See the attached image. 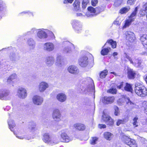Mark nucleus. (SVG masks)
Segmentation results:
<instances>
[{
	"instance_id": "nucleus-8",
	"label": "nucleus",
	"mask_w": 147,
	"mask_h": 147,
	"mask_svg": "<svg viewBox=\"0 0 147 147\" xmlns=\"http://www.w3.org/2000/svg\"><path fill=\"white\" fill-rule=\"evenodd\" d=\"M102 119L109 126H112L114 124L113 119L108 115L106 114L104 112L103 113Z\"/></svg>"
},
{
	"instance_id": "nucleus-5",
	"label": "nucleus",
	"mask_w": 147,
	"mask_h": 147,
	"mask_svg": "<svg viewBox=\"0 0 147 147\" xmlns=\"http://www.w3.org/2000/svg\"><path fill=\"white\" fill-rule=\"evenodd\" d=\"M49 32H50L47 29H38L37 33V36L40 39L46 38L48 37L47 34Z\"/></svg>"
},
{
	"instance_id": "nucleus-56",
	"label": "nucleus",
	"mask_w": 147,
	"mask_h": 147,
	"mask_svg": "<svg viewBox=\"0 0 147 147\" xmlns=\"http://www.w3.org/2000/svg\"><path fill=\"white\" fill-rule=\"evenodd\" d=\"M118 54V53L117 52H114L112 54V56L115 59L117 60L118 59V58L117 56Z\"/></svg>"
},
{
	"instance_id": "nucleus-61",
	"label": "nucleus",
	"mask_w": 147,
	"mask_h": 147,
	"mask_svg": "<svg viewBox=\"0 0 147 147\" xmlns=\"http://www.w3.org/2000/svg\"><path fill=\"white\" fill-rule=\"evenodd\" d=\"M144 107L145 112L147 115V103L145 104L144 106Z\"/></svg>"
},
{
	"instance_id": "nucleus-47",
	"label": "nucleus",
	"mask_w": 147,
	"mask_h": 147,
	"mask_svg": "<svg viewBox=\"0 0 147 147\" xmlns=\"http://www.w3.org/2000/svg\"><path fill=\"white\" fill-rule=\"evenodd\" d=\"M117 90L115 88H111L107 91V92L113 94H115L117 92Z\"/></svg>"
},
{
	"instance_id": "nucleus-51",
	"label": "nucleus",
	"mask_w": 147,
	"mask_h": 147,
	"mask_svg": "<svg viewBox=\"0 0 147 147\" xmlns=\"http://www.w3.org/2000/svg\"><path fill=\"white\" fill-rule=\"evenodd\" d=\"M14 134L16 135V137L19 139H23L25 138V136L24 135L20 136L19 134H16L14 133Z\"/></svg>"
},
{
	"instance_id": "nucleus-32",
	"label": "nucleus",
	"mask_w": 147,
	"mask_h": 147,
	"mask_svg": "<svg viewBox=\"0 0 147 147\" xmlns=\"http://www.w3.org/2000/svg\"><path fill=\"white\" fill-rule=\"evenodd\" d=\"M73 5L76 11H79L80 9L79 0H76L73 4Z\"/></svg>"
},
{
	"instance_id": "nucleus-9",
	"label": "nucleus",
	"mask_w": 147,
	"mask_h": 147,
	"mask_svg": "<svg viewBox=\"0 0 147 147\" xmlns=\"http://www.w3.org/2000/svg\"><path fill=\"white\" fill-rule=\"evenodd\" d=\"M17 95L18 97L22 99H24L27 96V91L26 89L24 88H19L17 91Z\"/></svg>"
},
{
	"instance_id": "nucleus-18",
	"label": "nucleus",
	"mask_w": 147,
	"mask_h": 147,
	"mask_svg": "<svg viewBox=\"0 0 147 147\" xmlns=\"http://www.w3.org/2000/svg\"><path fill=\"white\" fill-rule=\"evenodd\" d=\"M126 39L130 42H133L135 39L134 33L130 31H127L125 33Z\"/></svg>"
},
{
	"instance_id": "nucleus-45",
	"label": "nucleus",
	"mask_w": 147,
	"mask_h": 147,
	"mask_svg": "<svg viewBox=\"0 0 147 147\" xmlns=\"http://www.w3.org/2000/svg\"><path fill=\"white\" fill-rule=\"evenodd\" d=\"M129 8L124 7L123 8L121 9L120 10L119 12L120 13L122 14H123L124 13H125L129 10Z\"/></svg>"
},
{
	"instance_id": "nucleus-15",
	"label": "nucleus",
	"mask_w": 147,
	"mask_h": 147,
	"mask_svg": "<svg viewBox=\"0 0 147 147\" xmlns=\"http://www.w3.org/2000/svg\"><path fill=\"white\" fill-rule=\"evenodd\" d=\"M54 45L52 43H46L43 45L44 50L48 52L53 51L54 49Z\"/></svg>"
},
{
	"instance_id": "nucleus-50",
	"label": "nucleus",
	"mask_w": 147,
	"mask_h": 147,
	"mask_svg": "<svg viewBox=\"0 0 147 147\" xmlns=\"http://www.w3.org/2000/svg\"><path fill=\"white\" fill-rule=\"evenodd\" d=\"M38 29L37 30L35 28H33L32 29L30 32H28V34H32L35 33L36 32L37 33Z\"/></svg>"
},
{
	"instance_id": "nucleus-11",
	"label": "nucleus",
	"mask_w": 147,
	"mask_h": 147,
	"mask_svg": "<svg viewBox=\"0 0 147 147\" xmlns=\"http://www.w3.org/2000/svg\"><path fill=\"white\" fill-rule=\"evenodd\" d=\"M52 117L55 121H59L61 120V114L59 109H55L53 110Z\"/></svg>"
},
{
	"instance_id": "nucleus-1",
	"label": "nucleus",
	"mask_w": 147,
	"mask_h": 147,
	"mask_svg": "<svg viewBox=\"0 0 147 147\" xmlns=\"http://www.w3.org/2000/svg\"><path fill=\"white\" fill-rule=\"evenodd\" d=\"M135 88V92L138 96L141 97L146 96L147 94V90L145 86L139 84H136Z\"/></svg>"
},
{
	"instance_id": "nucleus-30",
	"label": "nucleus",
	"mask_w": 147,
	"mask_h": 147,
	"mask_svg": "<svg viewBox=\"0 0 147 147\" xmlns=\"http://www.w3.org/2000/svg\"><path fill=\"white\" fill-rule=\"evenodd\" d=\"M9 128L11 131H13V128L15 126L14 122L11 119H9L8 121Z\"/></svg>"
},
{
	"instance_id": "nucleus-63",
	"label": "nucleus",
	"mask_w": 147,
	"mask_h": 147,
	"mask_svg": "<svg viewBox=\"0 0 147 147\" xmlns=\"http://www.w3.org/2000/svg\"><path fill=\"white\" fill-rule=\"evenodd\" d=\"M50 32L51 34H52V35L55 38V36H54V34L52 32Z\"/></svg>"
},
{
	"instance_id": "nucleus-53",
	"label": "nucleus",
	"mask_w": 147,
	"mask_h": 147,
	"mask_svg": "<svg viewBox=\"0 0 147 147\" xmlns=\"http://www.w3.org/2000/svg\"><path fill=\"white\" fill-rule=\"evenodd\" d=\"M135 1L136 0H128L127 3L129 5H133L134 4Z\"/></svg>"
},
{
	"instance_id": "nucleus-21",
	"label": "nucleus",
	"mask_w": 147,
	"mask_h": 147,
	"mask_svg": "<svg viewBox=\"0 0 147 147\" xmlns=\"http://www.w3.org/2000/svg\"><path fill=\"white\" fill-rule=\"evenodd\" d=\"M56 98L59 101L62 102L66 101L67 96L65 94L63 93H60L57 94Z\"/></svg>"
},
{
	"instance_id": "nucleus-42",
	"label": "nucleus",
	"mask_w": 147,
	"mask_h": 147,
	"mask_svg": "<svg viewBox=\"0 0 147 147\" xmlns=\"http://www.w3.org/2000/svg\"><path fill=\"white\" fill-rule=\"evenodd\" d=\"M108 73L107 71V70H105L101 72L100 75L101 78H104L105 77Z\"/></svg>"
},
{
	"instance_id": "nucleus-6",
	"label": "nucleus",
	"mask_w": 147,
	"mask_h": 147,
	"mask_svg": "<svg viewBox=\"0 0 147 147\" xmlns=\"http://www.w3.org/2000/svg\"><path fill=\"white\" fill-rule=\"evenodd\" d=\"M63 44L64 45L63 51L65 53H69L72 49H75L74 45L68 41L64 42Z\"/></svg>"
},
{
	"instance_id": "nucleus-59",
	"label": "nucleus",
	"mask_w": 147,
	"mask_h": 147,
	"mask_svg": "<svg viewBox=\"0 0 147 147\" xmlns=\"http://www.w3.org/2000/svg\"><path fill=\"white\" fill-rule=\"evenodd\" d=\"M74 0H65L63 2V3L65 4L67 3H72Z\"/></svg>"
},
{
	"instance_id": "nucleus-58",
	"label": "nucleus",
	"mask_w": 147,
	"mask_h": 147,
	"mask_svg": "<svg viewBox=\"0 0 147 147\" xmlns=\"http://www.w3.org/2000/svg\"><path fill=\"white\" fill-rule=\"evenodd\" d=\"M27 13H28V15H30H30H32V16H33V13L32 12H30L29 11L23 12H21L20 13V14H26Z\"/></svg>"
},
{
	"instance_id": "nucleus-29",
	"label": "nucleus",
	"mask_w": 147,
	"mask_h": 147,
	"mask_svg": "<svg viewBox=\"0 0 147 147\" xmlns=\"http://www.w3.org/2000/svg\"><path fill=\"white\" fill-rule=\"evenodd\" d=\"M123 99H124L127 105L130 108H133L135 106V104L131 102L129 98H127L123 99Z\"/></svg>"
},
{
	"instance_id": "nucleus-39",
	"label": "nucleus",
	"mask_w": 147,
	"mask_h": 147,
	"mask_svg": "<svg viewBox=\"0 0 147 147\" xmlns=\"http://www.w3.org/2000/svg\"><path fill=\"white\" fill-rule=\"evenodd\" d=\"M16 77V75L15 74H13L10 76L7 80V82L9 83L13 80L15 79Z\"/></svg>"
},
{
	"instance_id": "nucleus-40",
	"label": "nucleus",
	"mask_w": 147,
	"mask_h": 147,
	"mask_svg": "<svg viewBox=\"0 0 147 147\" xmlns=\"http://www.w3.org/2000/svg\"><path fill=\"white\" fill-rule=\"evenodd\" d=\"M133 21L129 18L125 20L124 26L123 27V28H125L128 27L131 24V22Z\"/></svg>"
},
{
	"instance_id": "nucleus-46",
	"label": "nucleus",
	"mask_w": 147,
	"mask_h": 147,
	"mask_svg": "<svg viewBox=\"0 0 147 147\" xmlns=\"http://www.w3.org/2000/svg\"><path fill=\"white\" fill-rule=\"evenodd\" d=\"M125 123V121L124 119H118L116 123V125L118 126L121 124H123Z\"/></svg>"
},
{
	"instance_id": "nucleus-7",
	"label": "nucleus",
	"mask_w": 147,
	"mask_h": 147,
	"mask_svg": "<svg viewBox=\"0 0 147 147\" xmlns=\"http://www.w3.org/2000/svg\"><path fill=\"white\" fill-rule=\"evenodd\" d=\"M126 57L129 60L131 63L133 64L136 67H141V61L138 59H136V58L134 57L132 59L127 54L125 55Z\"/></svg>"
},
{
	"instance_id": "nucleus-16",
	"label": "nucleus",
	"mask_w": 147,
	"mask_h": 147,
	"mask_svg": "<svg viewBox=\"0 0 147 147\" xmlns=\"http://www.w3.org/2000/svg\"><path fill=\"white\" fill-rule=\"evenodd\" d=\"M55 59L54 57L52 56H48L46 57L45 62L46 65L48 66H51L54 63Z\"/></svg>"
},
{
	"instance_id": "nucleus-48",
	"label": "nucleus",
	"mask_w": 147,
	"mask_h": 147,
	"mask_svg": "<svg viewBox=\"0 0 147 147\" xmlns=\"http://www.w3.org/2000/svg\"><path fill=\"white\" fill-rule=\"evenodd\" d=\"M123 82H121L119 84L117 85V88L119 89H123Z\"/></svg>"
},
{
	"instance_id": "nucleus-14",
	"label": "nucleus",
	"mask_w": 147,
	"mask_h": 147,
	"mask_svg": "<svg viewBox=\"0 0 147 147\" xmlns=\"http://www.w3.org/2000/svg\"><path fill=\"white\" fill-rule=\"evenodd\" d=\"M71 24L73 27L76 30L79 31L82 30V24L78 20H73L72 21Z\"/></svg>"
},
{
	"instance_id": "nucleus-28",
	"label": "nucleus",
	"mask_w": 147,
	"mask_h": 147,
	"mask_svg": "<svg viewBox=\"0 0 147 147\" xmlns=\"http://www.w3.org/2000/svg\"><path fill=\"white\" fill-rule=\"evenodd\" d=\"M140 40L143 46L147 49V35H143L141 37Z\"/></svg>"
},
{
	"instance_id": "nucleus-24",
	"label": "nucleus",
	"mask_w": 147,
	"mask_h": 147,
	"mask_svg": "<svg viewBox=\"0 0 147 147\" xmlns=\"http://www.w3.org/2000/svg\"><path fill=\"white\" fill-rule=\"evenodd\" d=\"M60 136L62 140V141L63 142H68L70 141L71 140V139L65 132H62Z\"/></svg>"
},
{
	"instance_id": "nucleus-17",
	"label": "nucleus",
	"mask_w": 147,
	"mask_h": 147,
	"mask_svg": "<svg viewBox=\"0 0 147 147\" xmlns=\"http://www.w3.org/2000/svg\"><path fill=\"white\" fill-rule=\"evenodd\" d=\"M67 70L69 73L74 74H78L79 72L78 68L74 65L69 66L67 68Z\"/></svg>"
},
{
	"instance_id": "nucleus-52",
	"label": "nucleus",
	"mask_w": 147,
	"mask_h": 147,
	"mask_svg": "<svg viewBox=\"0 0 147 147\" xmlns=\"http://www.w3.org/2000/svg\"><path fill=\"white\" fill-rule=\"evenodd\" d=\"M121 4V1L120 0H116L114 3L115 6H118L120 5Z\"/></svg>"
},
{
	"instance_id": "nucleus-49",
	"label": "nucleus",
	"mask_w": 147,
	"mask_h": 147,
	"mask_svg": "<svg viewBox=\"0 0 147 147\" xmlns=\"http://www.w3.org/2000/svg\"><path fill=\"white\" fill-rule=\"evenodd\" d=\"M115 115L116 116H118L119 115V111L118 109V108L117 107H115Z\"/></svg>"
},
{
	"instance_id": "nucleus-64",
	"label": "nucleus",
	"mask_w": 147,
	"mask_h": 147,
	"mask_svg": "<svg viewBox=\"0 0 147 147\" xmlns=\"http://www.w3.org/2000/svg\"><path fill=\"white\" fill-rule=\"evenodd\" d=\"M146 81L147 84V75L146 76Z\"/></svg>"
},
{
	"instance_id": "nucleus-20",
	"label": "nucleus",
	"mask_w": 147,
	"mask_h": 147,
	"mask_svg": "<svg viewBox=\"0 0 147 147\" xmlns=\"http://www.w3.org/2000/svg\"><path fill=\"white\" fill-rule=\"evenodd\" d=\"M114 99L115 98L113 96H105L102 99V101L104 104H108L113 102Z\"/></svg>"
},
{
	"instance_id": "nucleus-60",
	"label": "nucleus",
	"mask_w": 147,
	"mask_h": 147,
	"mask_svg": "<svg viewBox=\"0 0 147 147\" xmlns=\"http://www.w3.org/2000/svg\"><path fill=\"white\" fill-rule=\"evenodd\" d=\"M142 7H143V10L147 12V3L143 5Z\"/></svg>"
},
{
	"instance_id": "nucleus-2",
	"label": "nucleus",
	"mask_w": 147,
	"mask_h": 147,
	"mask_svg": "<svg viewBox=\"0 0 147 147\" xmlns=\"http://www.w3.org/2000/svg\"><path fill=\"white\" fill-rule=\"evenodd\" d=\"M43 141L46 143L53 145L58 143L59 141L55 138H51L47 133H45L44 135Z\"/></svg>"
},
{
	"instance_id": "nucleus-34",
	"label": "nucleus",
	"mask_w": 147,
	"mask_h": 147,
	"mask_svg": "<svg viewBox=\"0 0 147 147\" xmlns=\"http://www.w3.org/2000/svg\"><path fill=\"white\" fill-rule=\"evenodd\" d=\"M104 138L107 140H110L112 138V134L109 132H106L104 134Z\"/></svg>"
},
{
	"instance_id": "nucleus-62",
	"label": "nucleus",
	"mask_w": 147,
	"mask_h": 147,
	"mask_svg": "<svg viewBox=\"0 0 147 147\" xmlns=\"http://www.w3.org/2000/svg\"><path fill=\"white\" fill-rule=\"evenodd\" d=\"M76 15L77 16H82V14L80 13H77Z\"/></svg>"
},
{
	"instance_id": "nucleus-55",
	"label": "nucleus",
	"mask_w": 147,
	"mask_h": 147,
	"mask_svg": "<svg viewBox=\"0 0 147 147\" xmlns=\"http://www.w3.org/2000/svg\"><path fill=\"white\" fill-rule=\"evenodd\" d=\"M98 2V0H92L91 1L92 5L94 6H96Z\"/></svg>"
},
{
	"instance_id": "nucleus-22",
	"label": "nucleus",
	"mask_w": 147,
	"mask_h": 147,
	"mask_svg": "<svg viewBox=\"0 0 147 147\" xmlns=\"http://www.w3.org/2000/svg\"><path fill=\"white\" fill-rule=\"evenodd\" d=\"M128 77L129 79H134L138 74L133 69H129L127 72Z\"/></svg>"
},
{
	"instance_id": "nucleus-31",
	"label": "nucleus",
	"mask_w": 147,
	"mask_h": 147,
	"mask_svg": "<svg viewBox=\"0 0 147 147\" xmlns=\"http://www.w3.org/2000/svg\"><path fill=\"white\" fill-rule=\"evenodd\" d=\"M137 11L138 8L137 7H136L129 16V18L131 20L134 21L136 18Z\"/></svg>"
},
{
	"instance_id": "nucleus-33",
	"label": "nucleus",
	"mask_w": 147,
	"mask_h": 147,
	"mask_svg": "<svg viewBox=\"0 0 147 147\" xmlns=\"http://www.w3.org/2000/svg\"><path fill=\"white\" fill-rule=\"evenodd\" d=\"M9 57L10 60L13 62L17 61L18 60V59L14 53H12L10 54Z\"/></svg>"
},
{
	"instance_id": "nucleus-37",
	"label": "nucleus",
	"mask_w": 147,
	"mask_h": 147,
	"mask_svg": "<svg viewBox=\"0 0 147 147\" xmlns=\"http://www.w3.org/2000/svg\"><path fill=\"white\" fill-rule=\"evenodd\" d=\"M138 118L137 116L135 117L133 119L132 124L134 127H137L138 126Z\"/></svg>"
},
{
	"instance_id": "nucleus-57",
	"label": "nucleus",
	"mask_w": 147,
	"mask_h": 147,
	"mask_svg": "<svg viewBox=\"0 0 147 147\" xmlns=\"http://www.w3.org/2000/svg\"><path fill=\"white\" fill-rule=\"evenodd\" d=\"M98 127L100 129H104L106 127V126L105 124H99L98 125Z\"/></svg>"
},
{
	"instance_id": "nucleus-38",
	"label": "nucleus",
	"mask_w": 147,
	"mask_h": 147,
	"mask_svg": "<svg viewBox=\"0 0 147 147\" xmlns=\"http://www.w3.org/2000/svg\"><path fill=\"white\" fill-rule=\"evenodd\" d=\"M106 43L110 44L111 45L112 47L113 48H115L116 47L117 44L116 42L112 40H108Z\"/></svg>"
},
{
	"instance_id": "nucleus-43",
	"label": "nucleus",
	"mask_w": 147,
	"mask_h": 147,
	"mask_svg": "<svg viewBox=\"0 0 147 147\" xmlns=\"http://www.w3.org/2000/svg\"><path fill=\"white\" fill-rule=\"evenodd\" d=\"M89 2L88 0H82V7L83 9H85Z\"/></svg>"
},
{
	"instance_id": "nucleus-41",
	"label": "nucleus",
	"mask_w": 147,
	"mask_h": 147,
	"mask_svg": "<svg viewBox=\"0 0 147 147\" xmlns=\"http://www.w3.org/2000/svg\"><path fill=\"white\" fill-rule=\"evenodd\" d=\"M6 10V7L2 1H0V12H3Z\"/></svg>"
},
{
	"instance_id": "nucleus-35",
	"label": "nucleus",
	"mask_w": 147,
	"mask_h": 147,
	"mask_svg": "<svg viewBox=\"0 0 147 147\" xmlns=\"http://www.w3.org/2000/svg\"><path fill=\"white\" fill-rule=\"evenodd\" d=\"M124 89L125 90L130 92L132 90V85L126 83L124 87Z\"/></svg>"
},
{
	"instance_id": "nucleus-27",
	"label": "nucleus",
	"mask_w": 147,
	"mask_h": 147,
	"mask_svg": "<svg viewBox=\"0 0 147 147\" xmlns=\"http://www.w3.org/2000/svg\"><path fill=\"white\" fill-rule=\"evenodd\" d=\"M62 62L63 59L62 56L60 55H58L56 58L55 63L56 65L58 67H61L62 65Z\"/></svg>"
},
{
	"instance_id": "nucleus-13",
	"label": "nucleus",
	"mask_w": 147,
	"mask_h": 147,
	"mask_svg": "<svg viewBox=\"0 0 147 147\" xmlns=\"http://www.w3.org/2000/svg\"><path fill=\"white\" fill-rule=\"evenodd\" d=\"M49 87V85L47 83L45 82H42L38 85V90L40 92H43Z\"/></svg>"
},
{
	"instance_id": "nucleus-25",
	"label": "nucleus",
	"mask_w": 147,
	"mask_h": 147,
	"mask_svg": "<svg viewBox=\"0 0 147 147\" xmlns=\"http://www.w3.org/2000/svg\"><path fill=\"white\" fill-rule=\"evenodd\" d=\"M106 44L107 43H106L102 47V49L101 51V55L103 56L107 55L108 53L110 52L111 50V48L110 47H107V48H104Z\"/></svg>"
},
{
	"instance_id": "nucleus-12",
	"label": "nucleus",
	"mask_w": 147,
	"mask_h": 147,
	"mask_svg": "<svg viewBox=\"0 0 147 147\" xmlns=\"http://www.w3.org/2000/svg\"><path fill=\"white\" fill-rule=\"evenodd\" d=\"M33 103L37 105H40L43 101V98L41 96L36 95L34 96L32 98Z\"/></svg>"
},
{
	"instance_id": "nucleus-36",
	"label": "nucleus",
	"mask_w": 147,
	"mask_h": 147,
	"mask_svg": "<svg viewBox=\"0 0 147 147\" xmlns=\"http://www.w3.org/2000/svg\"><path fill=\"white\" fill-rule=\"evenodd\" d=\"M36 126V123L32 122L30 123L28 125V127L32 131H33L35 129Z\"/></svg>"
},
{
	"instance_id": "nucleus-10",
	"label": "nucleus",
	"mask_w": 147,
	"mask_h": 147,
	"mask_svg": "<svg viewBox=\"0 0 147 147\" xmlns=\"http://www.w3.org/2000/svg\"><path fill=\"white\" fill-rule=\"evenodd\" d=\"M10 94L9 90L3 89L0 86V99L4 100H7V97Z\"/></svg>"
},
{
	"instance_id": "nucleus-54",
	"label": "nucleus",
	"mask_w": 147,
	"mask_h": 147,
	"mask_svg": "<svg viewBox=\"0 0 147 147\" xmlns=\"http://www.w3.org/2000/svg\"><path fill=\"white\" fill-rule=\"evenodd\" d=\"M147 13V12L143 10V7H142V9L140 10L139 13L142 16H143L146 13Z\"/></svg>"
},
{
	"instance_id": "nucleus-26",
	"label": "nucleus",
	"mask_w": 147,
	"mask_h": 147,
	"mask_svg": "<svg viewBox=\"0 0 147 147\" xmlns=\"http://www.w3.org/2000/svg\"><path fill=\"white\" fill-rule=\"evenodd\" d=\"M74 127L79 131H83L85 129L86 127L84 125L81 123H76L74 124Z\"/></svg>"
},
{
	"instance_id": "nucleus-44",
	"label": "nucleus",
	"mask_w": 147,
	"mask_h": 147,
	"mask_svg": "<svg viewBox=\"0 0 147 147\" xmlns=\"http://www.w3.org/2000/svg\"><path fill=\"white\" fill-rule=\"evenodd\" d=\"M98 139V138L96 137L92 138V139L90 140V144L92 145L96 144V142L97 141Z\"/></svg>"
},
{
	"instance_id": "nucleus-19",
	"label": "nucleus",
	"mask_w": 147,
	"mask_h": 147,
	"mask_svg": "<svg viewBox=\"0 0 147 147\" xmlns=\"http://www.w3.org/2000/svg\"><path fill=\"white\" fill-rule=\"evenodd\" d=\"M88 58L86 57H84L80 58L79 60V64L82 67H85L88 64Z\"/></svg>"
},
{
	"instance_id": "nucleus-23",
	"label": "nucleus",
	"mask_w": 147,
	"mask_h": 147,
	"mask_svg": "<svg viewBox=\"0 0 147 147\" xmlns=\"http://www.w3.org/2000/svg\"><path fill=\"white\" fill-rule=\"evenodd\" d=\"M27 44L30 50L34 49L35 47V42L32 38H29L27 40Z\"/></svg>"
},
{
	"instance_id": "nucleus-4",
	"label": "nucleus",
	"mask_w": 147,
	"mask_h": 147,
	"mask_svg": "<svg viewBox=\"0 0 147 147\" xmlns=\"http://www.w3.org/2000/svg\"><path fill=\"white\" fill-rule=\"evenodd\" d=\"M88 11L86 13V15L88 17H91L94 16L95 13H99L101 12L100 8L99 7H97L95 9L92 7H90L88 8Z\"/></svg>"
},
{
	"instance_id": "nucleus-3",
	"label": "nucleus",
	"mask_w": 147,
	"mask_h": 147,
	"mask_svg": "<svg viewBox=\"0 0 147 147\" xmlns=\"http://www.w3.org/2000/svg\"><path fill=\"white\" fill-rule=\"evenodd\" d=\"M122 140L125 143L130 147H138V145L136 141L133 139H131L127 136H124Z\"/></svg>"
}]
</instances>
